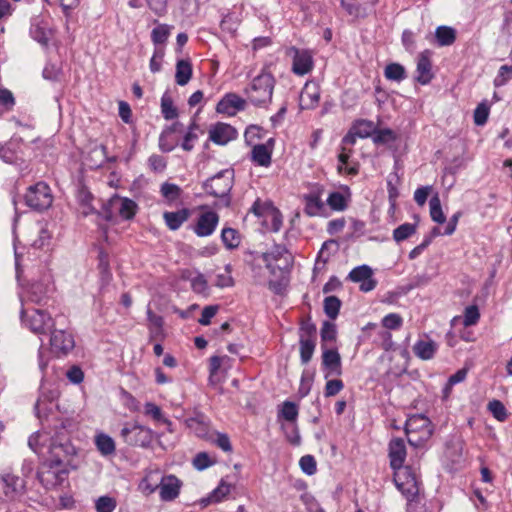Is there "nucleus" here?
Here are the masks:
<instances>
[{"label":"nucleus","mask_w":512,"mask_h":512,"mask_svg":"<svg viewBox=\"0 0 512 512\" xmlns=\"http://www.w3.org/2000/svg\"><path fill=\"white\" fill-rule=\"evenodd\" d=\"M22 324L35 334H47L54 327L53 318L45 311L27 309L21 312Z\"/></svg>","instance_id":"9"},{"label":"nucleus","mask_w":512,"mask_h":512,"mask_svg":"<svg viewBox=\"0 0 512 512\" xmlns=\"http://www.w3.org/2000/svg\"><path fill=\"white\" fill-rule=\"evenodd\" d=\"M186 426L200 438H208L209 426L204 414L196 413L195 416L185 420Z\"/></svg>","instance_id":"27"},{"label":"nucleus","mask_w":512,"mask_h":512,"mask_svg":"<svg viewBox=\"0 0 512 512\" xmlns=\"http://www.w3.org/2000/svg\"><path fill=\"white\" fill-rule=\"evenodd\" d=\"M53 291V286L49 283L35 282L29 289V298L35 303H42Z\"/></svg>","instance_id":"30"},{"label":"nucleus","mask_w":512,"mask_h":512,"mask_svg":"<svg viewBox=\"0 0 512 512\" xmlns=\"http://www.w3.org/2000/svg\"><path fill=\"white\" fill-rule=\"evenodd\" d=\"M233 181L234 171L232 169H225L207 179L202 187L207 194L220 199L217 206L229 207L231 204L230 191L233 187Z\"/></svg>","instance_id":"2"},{"label":"nucleus","mask_w":512,"mask_h":512,"mask_svg":"<svg viewBox=\"0 0 512 512\" xmlns=\"http://www.w3.org/2000/svg\"><path fill=\"white\" fill-rule=\"evenodd\" d=\"M435 39L439 46H450L456 40V30L449 26H438L435 30Z\"/></svg>","instance_id":"34"},{"label":"nucleus","mask_w":512,"mask_h":512,"mask_svg":"<svg viewBox=\"0 0 512 512\" xmlns=\"http://www.w3.org/2000/svg\"><path fill=\"white\" fill-rule=\"evenodd\" d=\"M121 436L127 444L139 447H148L153 440L152 430L137 423L123 427Z\"/></svg>","instance_id":"11"},{"label":"nucleus","mask_w":512,"mask_h":512,"mask_svg":"<svg viewBox=\"0 0 512 512\" xmlns=\"http://www.w3.org/2000/svg\"><path fill=\"white\" fill-rule=\"evenodd\" d=\"M192 77V65L189 60L181 59L176 64L175 80L180 86L186 85Z\"/></svg>","instance_id":"33"},{"label":"nucleus","mask_w":512,"mask_h":512,"mask_svg":"<svg viewBox=\"0 0 512 512\" xmlns=\"http://www.w3.org/2000/svg\"><path fill=\"white\" fill-rule=\"evenodd\" d=\"M24 199L27 206L37 211L48 209L53 202L51 189L42 181L30 186L27 189Z\"/></svg>","instance_id":"10"},{"label":"nucleus","mask_w":512,"mask_h":512,"mask_svg":"<svg viewBox=\"0 0 512 512\" xmlns=\"http://www.w3.org/2000/svg\"><path fill=\"white\" fill-rule=\"evenodd\" d=\"M373 270L368 265H360L350 271L347 279L354 282L360 283V290L362 292H370L375 289L377 281L372 277Z\"/></svg>","instance_id":"13"},{"label":"nucleus","mask_w":512,"mask_h":512,"mask_svg":"<svg viewBox=\"0 0 512 512\" xmlns=\"http://www.w3.org/2000/svg\"><path fill=\"white\" fill-rule=\"evenodd\" d=\"M208 439L212 443L217 445L220 449H222L224 452L232 451V445H231L230 439L227 434L214 432L208 436Z\"/></svg>","instance_id":"53"},{"label":"nucleus","mask_w":512,"mask_h":512,"mask_svg":"<svg viewBox=\"0 0 512 512\" xmlns=\"http://www.w3.org/2000/svg\"><path fill=\"white\" fill-rule=\"evenodd\" d=\"M480 318L479 309L475 305L466 307L464 311L463 324L465 327L475 325Z\"/></svg>","instance_id":"61"},{"label":"nucleus","mask_w":512,"mask_h":512,"mask_svg":"<svg viewBox=\"0 0 512 512\" xmlns=\"http://www.w3.org/2000/svg\"><path fill=\"white\" fill-rule=\"evenodd\" d=\"M252 160L260 166L268 167L271 164V151L264 144L255 145L252 149Z\"/></svg>","instance_id":"37"},{"label":"nucleus","mask_w":512,"mask_h":512,"mask_svg":"<svg viewBox=\"0 0 512 512\" xmlns=\"http://www.w3.org/2000/svg\"><path fill=\"white\" fill-rule=\"evenodd\" d=\"M488 409L498 421H505L508 417L507 410L499 400H492L488 403Z\"/></svg>","instance_id":"58"},{"label":"nucleus","mask_w":512,"mask_h":512,"mask_svg":"<svg viewBox=\"0 0 512 512\" xmlns=\"http://www.w3.org/2000/svg\"><path fill=\"white\" fill-rule=\"evenodd\" d=\"M181 481L174 475L164 476L159 484L160 498L163 501H172L178 497Z\"/></svg>","instance_id":"21"},{"label":"nucleus","mask_w":512,"mask_h":512,"mask_svg":"<svg viewBox=\"0 0 512 512\" xmlns=\"http://www.w3.org/2000/svg\"><path fill=\"white\" fill-rule=\"evenodd\" d=\"M112 201H117L120 203L119 213L124 219H131L134 217L137 205L133 200L128 198L121 199L119 197H113Z\"/></svg>","instance_id":"41"},{"label":"nucleus","mask_w":512,"mask_h":512,"mask_svg":"<svg viewBox=\"0 0 512 512\" xmlns=\"http://www.w3.org/2000/svg\"><path fill=\"white\" fill-rule=\"evenodd\" d=\"M319 100L320 93L318 88L315 85L310 86L309 84H306L300 96V101L302 105H304V108H314L318 104Z\"/></svg>","instance_id":"32"},{"label":"nucleus","mask_w":512,"mask_h":512,"mask_svg":"<svg viewBox=\"0 0 512 512\" xmlns=\"http://www.w3.org/2000/svg\"><path fill=\"white\" fill-rule=\"evenodd\" d=\"M430 424V420L422 414L409 417L405 423V433L409 444L419 446L427 441L432 434Z\"/></svg>","instance_id":"8"},{"label":"nucleus","mask_w":512,"mask_h":512,"mask_svg":"<svg viewBox=\"0 0 512 512\" xmlns=\"http://www.w3.org/2000/svg\"><path fill=\"white\" fill-rule=\"evenodd\" d=\"M275 79L272 74L262 72L256 76L245 93L248 100L255 106L266 105L271 102Z\"/></svg>","instance_id":"3"},{"label":"nucleus","mask_w":512,"mask_h":512,"mask_svg":"<svg viewBox=\"0 0 512 512\" xmlns=\"http://www.w3.org/2000/svg\"><path fill=\"white\" fill-rule=\"evenodd\" d=\"M384 76L388 80L401 82L407 77V74L404 66L401 64L390 63L384 69Z\"/></svg>","instance_id":"39"},{"label":"nucleus","mask_w":512,"mask_h":512,"mask_svg":"<svg viewBox=\"0 0 512 512\" xmlns=\"http://www.w3.org/2000/svg\"><path fill=\"white\" fill-rule=\"evenodd\" d=\"M372 139L375 144H386L388 142H394L397 139V135L390 128H385V129L375 128V132L373 134Z\"/></svg>","instance_id":"48"},{"label":"nucleus","mask_w":512,"mask_h":512,"mask_svg":"<svg viewBox=\"0 0 512 512\" xmlns=\"http://www.w3.org/2000/svg\"><path fill=\"white\" fill-rule=\"evenodd\" d=\"M71 470L69 467L45 459L39 466L37 478L46 490L56 489L67 482Z\"/></svg>","instance_id":"4"},{"label":"nucleus","mask_w":512,"mask_h":512,"mask_svg":"<svg viewBox=\"0 0 512 512\" xmlns=\"http://www.w3.org/2000/svg\"><path fill=\"white\" fill-rule=\"evenodd\" d=\"M299 345L301 363L306 365L312 359L316 347V340L299 339Z\"/></svg>","instance_id":"43"},{"label":"nucleus","mask_w":512,"mask_h":512,"mask_svg":"<svg viewBox=\"0 0 512 512\" xmlns=\"http://www.w3.org/2000/svg\"><path fill=\"white\" fill-rule=\"evenodd\" d=\"M46 454L45 459L52 461V463L63 465L71 469L77 467V463L75 462L77 451L72 445L64 427L54 430Z\"/></svg>","instance_id":"1"},{"label":"nucleus","mask_w":512,"mask_h":512,"mask_svg":"<svg viewBox=\"0 0 512 512\" xmlns=\"http://www.w3.org/2000/svg\"><path fill=\"white\" fill-rule=\"evenodd\" d=\"M417 230V224H411V223H404L398 226L393 231V239L399 243L402 242L409 237H411L413 234L416 233Z\"/></svg>","instance_id":"42"},{"label":"nucleus","mask_w":512,"mask_h":512,"mask_svg":"<svg viewBox=\"0 0 512 512\" xmlns=\"http://www.w3.org/2000/svg\"><path fill=\"white\" fill-rule=\"evenodd\" d=\"M281 416L287 421H295L298 416V406L296 403L285 401L282 406Z\"/></svg>","instance_id":"60"},{"label":"nucleus","mask_w":512,"mask_h":512,"mask_svg":"<svg viewBox=\"0 0 512 512\" xmlns=\"http://www.w3.org/2000/svg\"><path fill=\"white\" fill-rule=\"evenodd\" d=\"M98 271L100 273L103 286L107 285L112 279V274L109 269L107 255L102 251L98 252Z\"/></svg>","instance_id":"46"},{"label":"nucleus","mask_w":512,"mask_h":512,"mask_svg":"<svg viewBox=\"0 0 512 512\" xmlns=\"http://www.w3.org/2000/svg\"><path fill=\"white\" fill-rule=\"evenodd\" d=\"M30 34L41 45L47 46L52 37V30L44 20L35 19L30 28Z\"/></svg>","instance_id":"26"},{"label":"nucleus","mask_w":512,"mask_h":512,"mask_svg":"<svg viewBox=\"0 0 512 512\" xmlns=\"http://www.w3.org/2000/svg\"><path fill=\"white\" fill-rule=\"evenodd\" d=\"M169 0H129V6L140 8L146 3L148 8L158 16H163L167 12Z\"/></svg>","instance_id":"29"},{"label":"nucleus","mask_w":512,"mask_h":512,"mask_svg":"<svg viewBox=\"0 0 512 512\" xmlns=\"http://www.w3.org/2000/svg\"><path fill=\"white\" fill-rule=\"evenodd\" d=\"M305 213L309 216L319 215L324 208V203L317 194H309L304 196Z\"/></svg>","instance_id":"38"},{"label":"nucleus","mask_w":512,"mask_h":512,"mask_svg":"<svg viewBox=\"0 0 512 512\" xmlns=\"http://www.w3.org/2000/svg\"><path fill=\"white\" fill-rule=\"evenodd\" d=\"M341 308V301L336 296H327L324 299V312L332 320L336 319Z\"/></svg>","instance_id":"45"},{"label":"nucleus","mask_w":512,"mask_h":512,"mask_svg":"<svg viewBox=\"0 0 512 512\" xmlns=\"http://www.w3.org/2000/svg\"><path fill=\"white\" fill-rule=\"evenodd\" d=\"M437 350V344L432 341L419 340L413 346L414 354L422 360H430L434 357Z\"/></svg>","instance_id":"31"},{"label":"nucleus","mask_w":512,"mask_h":512,"mask_svg":"<svg viewBox=\"0 0 512 512\" xmlns=\"http://www.w3.org/2000/svg\"><path fill=\"white\" fill-rule=\"evenodd\" d=\"M236 137V129L226 123L219 122L209 130V140L218 145H225Z\"/></svg>","instance_id":"17"},{"label":"nucleus","mask_w":512,"mask_h":512,"mask_svg":"<svg viewBox=\"0 0 512 512\" xmlns=\"http://www.w3.org/2000/svg\"><path fill=\"white\" fill-rule=\"evenodd\" d=\"M52 434L47 431H37L28 439V445L36 454L47 456V448L50 444Z\"/></svg>","instance_id":"23"},{"label":"nucleus","mask_w":512,"mask_h":512,"mask_svg":"<svg viewBox=\"0 0 512 512\" xmlns=\"http://www.w3.org/2000/svg\"><path fill=\"white\" fill-rule=\"evenodd\" d=\"M246 101L235 93H227L216 106V111L228 116H234L238 111H243Z\"/></svg>","instance_id":"16"},{"label":"nucleus","mask_w":512,"mask_h":512,"mask_svg":"<svg viewBox=\"0 0 512 512\" xmlns=\"http://www.w3.org/2000/svg\"><path fill=\"white\" fill-rule=\"evenodd\" d=\"M316 325L310 319L303 320L299 329V339L316 340Z\"/></svg>","instance_id":"56"},{"label":"nucleus","mask_w":512,"mask_h":512,"mask_svg":"<svg viewBox=\"0 0 512 512\" xmlns=\"http://www.w3.org/2000/svg\"><path fill=\"white\" fill-rule=\"evenodd\" d=\"M3 482L5 484V495L9 498H15L18 495H21L25 489V481L12 474L6 473L2 476Z\"/></svg>","instance_id":"25"},{"label":"nucleus","mask_w":512,"mask_h":512,"mask_svg":"<svg viewBox=\"0 0 512 512\" xmlns=\"http://www.w3.org/2000/svg\"><path fill=\"white\" fill-rule=\"evenodd\" d=\"M261 257L272 275H276L277 271L287 274L293 265L292 254L281 244H275L269 252L262 253Z\"/></svg>","instance_id":"6"},{"label":"nucleus","mask_w":512,"mask_h":512,"mask_svg":"<svg viewBox=\"0 0 512 512\" xmlns=\"http://www.w3.org/2000/svg\"><path fill=\"white\" fill-rule=\"evenodd\" d=\"M181 192V188L176 184L165 182L161 186V194L170 202L177 200Z\"/></svg>","instance_id":"57"},{"label":"nucleus","mask_w":512,"mask_h":512,"mask_svg":"<svg viewBox=\"0 0 512 512\" xmlns=\"http://www.w3.org/2000/svg\"><path fill=\"white\" fill-rule=\"evenodd\" d=\"M59 392L55 388L43 385L40 390V396L35 403V410L38 416L52 410L51 405L58 398Z\"/></svg>","instance_id":"22"},{"label":"nucleus","mask_w":512,"mask_h":512,"mask_svg":"<svg viewBox=\"0 0 512 512\" xmlns=\"http://www.w3.org/2000/svg\"><path fill=\"white\" fill-rule=\"evenodd\" d=\"M322 344L327 341L334 342L337 337L336 325L330 321H324L320 331Z\"/></svg>","instance_id":"59"},{"label":"nucleus","mask_w":512,"mask_h":512,"mask_svg":"<svg viewBox=\"0 0 512 512\" xmlns=\"http://www.w3.org/2000/svg\"><path fill=\"white\" fill-rule=\"evenodd\" d=\"M406 455L407 452L404 440L402 438L391 439L388 446L390 467L396 469L400 468V466H404Z\"/></svg>","instance_id":"19"},{"label":"nucleus","mask_w":512,"mask_h":512,"mask_svg":"<svg viewBox=\"0 0 512 512\" xmlns=\"http://www.w3.org/2000/svg\"><path fill=\"white\" fill-rule=\"evenodd\" d=\"M341 6L354 19L365 18L369 14L367 7L355 0H341Z\"/></svg>","instance_id":"35"},{"label":"nucleus","mask_w":512,"mask_h":512,"mask_svg":"<svg viewBox=\"0 0 512 512\" xmlns=\"http://www.w3.org/2000/svg\"><path fill=\"white\" fill-rule=\"evenodd\" d=\"M116 507V498L107 495L98 497V512H113Z\"/></svg>","instance_id":"64"},{"label":"nucleus","mask_w":512,"mask_h":512,"mask_svg":"<svg viewBox=\"0 0 512 512\" xmlns=\"http://www.w3.org/2000/svg\"><path fill=\"white\" fill-rule=\"evenodd\" d=\"M190 211L187 208L180 209L173 212H164L163 218L167 227L170 230H177L181 225L188 220Z\"/></svg>","instance_id":"28"},{"label":"nucleus","mask_w":512,"mask_h":512,"mask_svg":"<svg viewBox=\"0 0 512 512\" xmlns=\"http://www.w3.org/2000/svg\"><path fill=\"white\" fill-rule=\"evenodd\" d=\"M219 222V216L213 211L202 213L194 227V232L199 237H207L211 235Z\"/></svg>","instance_id":"18"},{"label":"nucleus","mask_w":512,"mask_h":512,"mask_svg":"<svg viewBox=\"0 0 512 512\" xmlns=\"http://www.w3.org/2000/svg\"><path fill=\"white\" fill-rule=\"evenodd\" d=\"M115 441L108 435L98 433V452L103 456H111L115 454Z\"/></svg>","instance_id":"40"},{"label":"nucleus","mask_w":512,"mask_h":512,"mask_svg":"<svg viewBox=\"0 0 512 512\" xmlns=\"http://www.w3.org/2000/svg\"><path fill=\"white\" fill-rule=\"evenodd\" d=\"M50 346L56 356H65L75 347L74 337L63 329H54L51 332Z\"/></svg>","instance_id":"12"},{"label":"nucleus","mask_w":512,"mask_h":512,"mask_svg":"<svg viewBox=\"0 0 512 512\" xmlns=\"http://www.w3.org/2000/svg\"><path fill=\"white\" fill-rule=\"evenodd\" d=\"M221 239L228 249L237 248L240 244V235L233 228H224L221 233Z\"/></svg>","instance_id":"44"},{"label":"nucleus","mask_w":512,"mask_h":512,"mask_svg":"<svg viewBox=\"0 0 512 512\" xmlns=\"http://www.w3.org/2000/svg\"><path fill=\"white\" fill-rule=\"evenodd\" d=\"M430 56L431 51L429 50L421 52L418 56L416 80L422 85L429 84L434 77L432 73V62L430 60Z\"/></svg>","instance_id":"20"},{"label":"nucleus","mask_w":512,"mask_h":512,"mask_svg":"<svg viewBox=\"0 0 512 512\" xmlns=\"http://www.w3.org/2000/svg\"><path fill=\"white\" fill-rule=\"evenodd\" d=\"M161 111L166 120H172L178 116V111L173 105V100L166 93L161 98Z\"/></svg>","instance_id":"47"},{"label":"nucleus","mask_w":512,"mask_h":512,"mask_svg":"<svg viewBox=\"0 0 512 512\" xmlns=\"http://www.w3.org/2000/svg\"><path fill=\"white\" fill-rule=\"evenodd\" d=\"M322 367L326 371L325 378L342 374L341 357L336 349H328L322 344Z\"/></svg>","instance_id":"15"},{"label":"nucleus","mask_w":512,"mask_h":512,"mask_svg":"<svg viewBox=\"0 0 512 512\" xmlns=\"http://www.w3.org/2000/svg\"><path fill=\"white\" fill-rule=\"evenodd\" d=\"M327 204L332 210L343 211L347 208V198L342 193L335 191L329 194Z\"/></svg>","instance_id":"50"},{"label":"nucleus","mask_w":512,"mask_h":512,"mask_svg":"<svg viewBox=\"0 0 512 512\" xmlns=\"http://www.w3.org/2000/svg\"><path fill=\"white\" fill-rule=\"evenodd\" d=\"M87 167L88 165L84 163L76 192V211L80 217H88L95 213L94 195L90 190ZM89 168L92 170L91 166H89Z\"/></svg>","instance_id":"7"},{"label":"nucleus","mask_w":512,"mask_h":512,"mask_svg":"<svg viewBox=\"0 0 512 512\" xmlns=\"http://www.w3.org/2000/svg\"><path fill=\"white\" fill-rule=\"evenodd\" d=\"M51 237V232L46 226H41L37 238L32 242V246L36 249H44L49 246Z\"/></svg>","instance_id":"55"},{"label":"nucleus","mask_w":512,"mask_h":512,"mask_svg":"<svg viewBox=\"0 0 512 512\" xmlns=\"http://www.w3.org/2000/svg\"><path fill=\"white\" fill-rule=\"evenodd\" d=\"M232 486L226 483L224 480H221L220 484L210 495V499L213 502L222 501L231 491Z\"/></svg>","instance_id":"63"},{"label":"nucleus","mask_w":512,"mask_h":512,"mask_svg":"<svg viewBox=\"0 0 512 512\" xmlns=\"http://www.w3.org/2000/svg\"><path fill=\"white\" fill-rule=\"evenodd\" d=\"M489 116V107L486 103H480L474 110V123L478 126H482L487 122Z\"/></svg>","instance_id":"62"},{"label":"nucleus","mask_w":512,"mask_h":512,"mask_svg":"<svg viewBox=\"0 0 512 512\" xmlns=\"http://www.w3.org/2000/svg\"><path fill=\"white\" fill-rule=\"evenodd\" d=\"M351 153V149L347 150L345 146L342 147V151L338 156L339 165L337 167L340 173H342L343 170H345V172L349 175H356L358 173L357 167H345V165L348 163Z\"/></svg>","instance_id":"49"},{"label":"nucleus","mask_w":512,"mask_h":512,"mask_svg":"<svg viewBox=\"0 0 512 512\" xmlns=\"http://www.w3.org/2000/svg\"><path fill=\"white\" fill-rule=\"evenodd\" d=\"M336 244L334 240H327L322 244V247L318 253L315 266H314V272L320 271L325 269V266L329 260V254H326V250L329 246Z\"/></svg>","instance_id":"52"},{"label":"nucleus","mask_w":512,"mask_h":512,"mask_svg":"<svg viewBox=\"0 0 512 512\" xmlns=\"http://www.w3.org/2000/svg\"><path fill=\"white\" fill-rule=\"evenodd\" d=\"M182 279L190 281L191 289L193 292L208 296L209 295V285L206 277L200 273L195 272L194 275L191 271L185 270L182 272Z\"/></svg>","instance_id":"24"},{"label":"nucleus","mask_w":512,"mask_h":512,"mask_svg":"<svg viewBox=\"0 0 512 512\" xmlns=\"http://www.w3.org/2000/svg\"><path fill=\"white\" fill-rule=\"evenodd\" d=\"M430 216L434 222L444 223L446 218L441 208L439 197L436 195L430 199Z\"/></svg>","instance_id":"51"},{"label":"nucleus","mask_w":512,"mask_h":512,"mask_svg":"<svg viewBox=\"0 0 512 512\" xmlns=\"http://www.w3.org/2000/svg\"><path fill=\"white\" fill-rule=\"evenodd\" d=\"M286 54L292 56V71L296 75H305L311 71L313 67V60L311 54L306 50H299L296 47L287 49Z\"/></svg>","instance_id":"14"},{"label":"nucleus","mask_w":512,"mask_h":512,"mask_svg":"<svg viewBox=\"0 0 512 512\" xmlns=\"http://www.w3.org/2000/svg\"><path fill=\"white\" fill-rule=\"evenodd\" d=\"M351 128L358 135L359 138L373 137L376 125L373 121L367 119H358L354 121Z\"/></svg>","instance_id":"36"},{"label":"nucleus","mask_w":512,"mask_h":512,"mask_svg":"<svg viewBox=\"0 0 512 512\" xmlns=\"http://www.w3.org/2000/svg\"><path fill=\"white\" fill-rule=\"evenodd\" d=\"M170 34V27L166 24L156 26L151 32V39L154 44H163Z\"/></svg>","instance_id":"54"},{"label":"nucleus","mask_w":512,"mask_h":512,"mask_svg":"<svg viewBox=\"0 0 512 512\" xmlns=\"http://www.w3.org/2000/svg\"><path fill=\"white\" fill-rule=\"evenodd\" d=\"M393 481L397 489L408 501V508L418 498L419 483L411 466H400L393 469Z\"/></svg>","instance_id":"5"}]
</instances>
